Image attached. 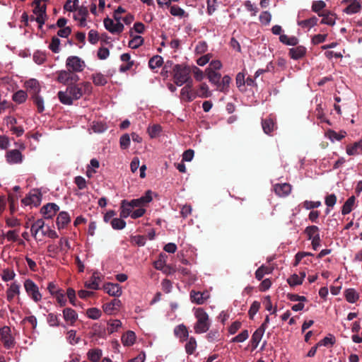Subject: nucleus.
Masks as SVG:
<instances>
[{"label": "nucleus", "mask_w": 362, "mask_h": 362, "mask_svg": "<svg viewBox=\"0 0 362 362\" xmlns=\"http://www.w3.org/2000/svg\"><path fill=\"white\" fill-rule=\"evenodd\" d=\"M124 218H114L111 220L110 224L113 229L115 230H122L125 228L126 222L123 220Z\"/></svg>", "instance_id": "47"}, {"label": "nucleus", "mask_w": 362, "mask_h": 362, "mask_svg": "<svg viewBox=\"0 0 362 362\" xmlns=\"http://www.w3.org/2000/svg\"><path fill=\"white\" fill-rule=\"evenodd\" d=\"M6 161L10 164L21 163L23 160V156L20 151L13 149L8 151L6 155Z\"/></svg>", "instance_id": "15"}, {"label": "nucleus", "mask_w": 362, "mask_h": 362, "mask_svg": "<svg viewBox=\"0 0 362 362\" xmlns=\"http://www.w3.org/2000/svg\"><path fill=\"white\" fill-rule=\"evenodd\" d=\"M121 340L124 346H132L136 341V334L133 331H127L122 335Z\"/></svg>", "instance_id": "28"}, {"label": "nucleus", "mask_w": 362, "mask_h": 362, "mask_svg": "<svg viewBox=\"0 0 362 362\" xmlns=\"http://www.w3.org/2000/svg\"><path fill=\"white\" fill-rule=\"evenodd\" d=\"M28 95L24 90H18L13 95V100L17 103H23L26 100Z\"/></svg>", "instance_id": "50"}, {"label": "nucleus", "mask_w": 362, "mask_h": 362, "mask_svg": "<svg viewBox=\"0 0 362 362\" xmlns=\"http://www.w3.org/2000/svg\"><path fill=\"white\" fill-rule=\"evenodd\" d=\"M306 53V48L303 46H298L289 49V55L293 59L302 58Z\"/></svg>", "instance_id": "26"}, {"label": "nucleus", "mask_w": 362, "mask_h": 362, "mask_svg": "<svg viewBox=\"0 0 362 362\" xmlns=\"http://www.w3.org/2000/svg\"><path fill=\"white\" fill-rule=\"evenodd\" d=\"M47 322L51 327H58L59 325V320L58 315L52 313L47 315Z\"/></svg>", "instance_id": "56"}, {"label": "nucleus", "mask_w": 362, "mask_h": 362, "mask_svg": "<svg viewBox=\"0 0 362 362\" xmlns=\"http://www.w3.org/2000/svg\"><path fill=\"white\" fill-rule=\"evenodd\" d=\"M194 315L197 322L194 325L196 334L206 333L211 327V321L208 313L202 308H194Z\"/></svg>", "instance_id": "2"}, {"label": "nucleus", "mask_w": 362, "mask_h": 362, "mask_svg": "<svg viewBox=\"0 0 362 362\" xmlns=\"http://www.w3.org/2000/svg\"><path fill=\"white\" fill-rule=\"evenodd\" d=\"M344 295L346 301L350 303H356L359 298V293L352 288L346 289Z\"/></svg>", "instance_id": "27"}, {"label": "nucleus", "mask_w": 362, "mask_h": 362, "mask_svg": "<svg viewBox=\"0 0 362 362\" xmlns=\"http://www.w3.org/2000/svg\"><path fill=\"white\" fill-rule=\"evenodd\" d=\"M91 79L93 80V83L97 86H105L107 83V76L100 72L93 74Z\"/></svg>", "instance_id": "30"}, {"label": "nucleus", "mask_w": 362, "mask_h": 362, "mask_svg": "<svg viewBox=\"0 0 362 362\" xmlns=\"http://www.w3.org/2000/svg\"><path fill=\"white\" fill-rule=\"evenodd\" d=\"M104 290L110 296L119 297L122 293V287L118 284L107 283L104 285Z\"/></svg>", "instance_id": "16"}, {"label": "nucleus", "mask_w": 362, "mask_h": 362, "mask_svg": "<svg viewBox=\"0 0 362 362\" xmlns=\"http://www.w3.org/2000/svg\"><path fill=\"white\" fill-rule=\"evenodd\" d=\"M66 66L69 70L74 72H81L86 66L83 60L77 56H71L66 59Z\"/></svg>", "instance_id": "8"}, {"label": "nucleus", "mask_w": 362, "mask_h": 362, "mask_svg": "<svg viewBox=\"0 0 362 362\" xmlns=\"http://www.w3.org/2000/svg\"><path fill=\"white\" fill-rule=\"evenodd\" d=\"M231 82V78L228 75H225L216 84V88L218 91L227 93L229 91V86Z\"/></svg>", "instance_id": "22"}, {"label": "nucleus", "mask_w": 362, "mask_h": 362, "mask_svg": "<svg viewBox=\"0 0 362 362\" xmlns=\"http://www.w3.org/2000/svg\"><path fill=\"white\" fill-rule=\"evenodd\" d=\"M196 96L202 98H207L211 96V92L209 90L208 85L205 83H202L197 91Z\"/></svg>", "instance_id": "32"}, {"label": "nucleus", "mask_w": 362, "mask_h": 362, "mask_svg": "<svg viewBox=\"0 0 362 362\" xmlns=\"http://www.w3.org/2000/svg\"><path fill=\"white\" fill-rule=\"evenodd\" d=\"M272 272V269L268 267L262 265L255 272V278L260 281L263 279L265 274H269Z\"/></svg>", "instance_id": "44"}, {"label": "nucleus", "mask_w": 362, "mask_h": 362, "mask_svg": "<svg viewBox=\"0 0 362 362\" xmlns=\"http://www.w3.org/2000/svg\"><path fill=\"white\" fill-rule=\"evenodd\" d=\"M79 80L78 76L70 70H61L57 72V81L64 85L76 83Z\"/></svg>", "instance_id": "9"}, {"label": "nucleus", "mask_w": 362, "mask_h": 362, "mask_svg": "<svg viewBox=\"0 0 362 362\" xmlns=\"http://www.w3.org/2000/svg\"><path fill=\"white\" fill-rule=\"evenodd\" d=\"M320 16L322 17V19L321 21V23L326 24L329 25H333L335 23L336 18L334 14L332 13H327V14H320L319 13Z\"/></svg>", "instance_id": "49"}, {"label": "nucleus", "mask_w": 362, "mask_h": 362, "mask_svg": "<svg viewBox=\"0 0 362 362\" xmlns=\"http://www.w3.org/2000/svg\"><path fill=\"white\" fill-rule=\"evenodd\" d=\"M31 232L34 237H36L37 234L41 232L43 235L47 236L49 238L54 239L58 238V235L55 230L51 229L49 226L45 228V221L41 218L37 219L33 223L31 226Z\"/></svg>", "instance_id": "4"}, {"label": "nucleus", "mask_w": 362, "mask_h": 362, "mask_svg": "<svg viewBox=\"0 0 362 362\" xmlns=\"http://www.w3.org/2000/svg\"><path fill=\"white\" fill-rule=\"evenodd\" d=\"M0 341L5 348L9 349L15 346V339L11 334V329L8 326L0 328Z\"/></svg>", "instance_id": "7"}, {"label": "nucleus", "mask_w": 362, "mask_h": 362, "mask_svg": "<svg viewBox=\"0 0 362 362\" xmlns=\"http://www.w3.org/2000/svg\"><path fill=\"white\" fill-rule=\"evenodd\" d=\"M170 13L172 16L182 18L185 16V11L178 6L174 5L170 7Z\"/></svg>", "instance_id": "60"}, {"label": "nucleus", "mask_w": 362, "mask_h": 362, "mask_svg": "<svg viewBox=\"0 0 362 362\" xmlns=\"http://www.w3.org/2000/svg\"><path fill=\"white\" fill-rule=\"evenodd\" d=\"M355 203L354 196L350 197L344 204L341 209V214L343 215L349 214L353 209Z\"/></svg>", "instance_id": "37"}, {"label": "nucleus", "mask_w": 362, "mask_h": 362, "mask_svg": "<svg viewBox=\"0 0 362 362\" xmlns=\"http://www.w3.org/2000/svg\"><path fill=\"white\" fill-rule=\"evenodd\" d=\"M279 40L281 43L290 46H295L298 43V40L296 37L288 36L285 34L279 36Z\"/></svg>", "instance_id": "36"}, {"label": "nucleus", "mask_w": 362, "mask_h": 362, "mask_svg": "<svg viewBox=\"0 0 362 362\" xmlns=\"http://www.w3.org/2000/svg\"><path fill=\"white\" fill-rule=\"evenodd\" d=\"M197 341L194 337H191L185 344V350L188 354H192L197 349Z\"/></svg>", "instance_id": "48"}, {"label": "nucleus", "mask_w": 362, "mask_h": 362, "mask_svg": "<svg viewBox=\"0 0 362 362\" xmlns=\"http://www.w3.org/2000/svg\"><path fill=\"white\" fill-rule=\"evenodd\" d=\"M98 280L99 278L93 275L89 281H86L85 286L90 289L97 290L99 287Z\"/></svg>", "instance_id": "54"}, {"label": "nucleus", "mask_w": 362, "mask_h": 362, "mask_svg": "<svg viewBox=\"0 0 362 362\" xmlns=\"http://www.w3.org/2000/svg\"><path fill=\"white\" fill-rule=\"evenodd\" d=\"M174 333L181 341H185L188 339V330L183 324L176 326L174 329Z\"/></svg>", "instance_id": "29"}, {"label": "nucleus", "mask_w": 362, "mask_h": 362, "mask_svg": "<svg viewBox=\"0 0 362 362\" xmlns=\"http://www.w3.org/2000/svg\"><path fill=\"white\" fill-rule=\"evenodd\" d=\"M208 341L215 342L219 340L220 334L216 329H211L206 336Z\"/></svg>", "instance_id": "62"}, {"label": "nucleus", "mask_w": 362, "mask_h": 362, "mask_svg": "<svg viewBox=\"0 0 362 362\" xmlns=\"http://www.w3.org/2000/svg\"><path fill=\"white\" fill-rule=\"evenodd\" d=\"M74 183L76 185L77 187L82 190L87 187V182L84 177L82 176H76L74 178Z\"/></svg>", "instance_id": "64"}, {"label": "nucleus", "mask_w": 362, "mask_h": 362, "mask_svg": "<svg viewBox=\"0 0 362 362\" xmlns=\"http://www.w3.org/2000/svg\"><path fill=\"white\" fill-rule=\"evenodd\" d=\"M190 66L185 64H175L173 68V78L175 85L182 86L192 83Z\"/></svg>", "instance_id": "3"}, {"label": "nucleus", "mask_w": 362, "mask_h": 362, "mask_svg": "<svg viewBox=\"0 0 362 362\" xmlns=\"http://www.w3.org/2000/svg\"><path fill=\"white\" fill-rule=\"evenodd\" d=\"M305 233L308 235L309 240H311V239H313V238H315L320 236L319 228L316 226H308L305 230Z\"/></svg>", "instance_id": "46"}, {"label": "nucleus", "mask_w": 362, "mask_h": 362, "mask_svg": "<svg viewBox=\"0 0 362 362\" xmlns=\"http://www.w3.org/2000/svg\"><path fill=\"white\" fill-rule=\"evenodd\" d=\"M6 293V300L8 302H12L15 298H17L19 300V296L21 294V284L17 281H13L11 284L8 285Z\"/></svg>", "instance_id": "11"}, {"label": "nucleus", "mask_w": 362, "mask_h": 362, "mask_svg": "<svg viewBox=\"0 0 362 362\" xmlns=\"http://www.w3.org/2000/svg\"><path fill=\"white\" fill-rule=\"evenodd\" d=\"M264 332V325H261V326L253 333L251 341L254 349H256L258 346Z\"/></svg>", "instance_id": "21"}, {"label": "nucleus", "mask_w": 362, "mask_h": 362, "mask_svg": "<svg viewBox=\"0 0 362 362\" xmlns=\"http://www.w3.org/2000/svg\"><path fill=\"white\" fill-rule=\"evenodd\" d=\"M346 152L349 156L362 154V139L355 142L353 145L348 146Z\"/></svg>", "instance_id": "24"}, {"label": "nucleus", "mask_w": 362, "mask_h": 362, "mask_svg": "<svg viewBox=\"0 0 362 362\" xmlns=\"http://www.w3.org/2000/svg\"><path fill=\"white\" fill-rule=\"evenodd\" d=\"M34 5L33 13L35 15V20L39 24V27L42 28L47 18L46 5L41 0H35Z\"/></svg>", "instance_id": "6"}, {"label": "nucleus", "mask_w": 362, "mask_h": 362, "mask_svg": "<svg viewBox=\"0 0 362 362\" xmlns=\"http://www.w3.org/2000/svg\"><path fill=\"white\" fill-rule=\"evenodd\" d=\"M263 131L267 134H270L275 128V124L272 119H265L262 121Z\"/></svg>", "instance_id": "38"}, {"label": "nucleus", "mask_w": 362, "mask_h": 362, "mask_svg": "<svg viewBox=\"0 0 362 362\" xmlns=\"http://www.w3.org/2000/svg\"><path fill=\"white\" fill-rule=\"evenodd\" d=\"M67 340L71 345L78 344L80 341V338L76 337V332L71 329L67 332Z\"/></svg>", "instance_id": "59"}, {"label": "nucleus", "mask_w": 362, "mask_h": 362, "mask_svg": "<svg viewBox=\"0 0 362 362\" xmlns=\"http://www.w3.org/2000/svg\"><path fill=\"white\" fill-rule=\"evenodd\" d=\"M92 85L90 82H82L69 85L65 90L58 92L59 101L66 105H71L74 100L80 99L85 95H90L92 92Z\"/></svg>", "instance_id": "1"}, {"label": "nucleus", "mask_w": 362, "mask_h": 362, "mask_svg": "<svg viewBox=\"0 0 362 362\" xmlns=\"http://www.w3.org/2000/svg\"><path fill=\"white\" fill-rule=\"evenodd\" d=\"M49 48L54 53H59L60 51V40L58 37L54 36L52 38V41L49 45Z\"/></svg>", "instance_id": "51"}, {"label": "nucleus", "mask_w": 362, "mask_h": 362, "mask_svg": "<svg viewBox=\"0 0 362 362\" xmlns=\"http://www.w3.org/2000/svg\"><path fill=\"white\" fill-rule=\"evenodd\" d=\"M16 276L15 272L9 268H6L2 270V272L1 274V279L4 282H7L11 280H13Z\"/></svg>", "instance_id": "42"}, {"label": "nucleus", "mask_w": 362, "mask_h": 362, "mask_svg": "<svg viewBox=\"0 0 362 362\" xmlns=\"http://www.w3.org/2000/svg\"><path fill=\"white\" fill-rule=\"evenodd\" d=\"M104 26L112 34H119L124 30V25L122 23H116L113 19L106 18L104 19Z\"/></svg>", "instance_id": "10"}, {"label": "nucleus", "mask_w": 362, "mask_h": 362, "mask_svg": "<svg viewBox=\"0 0 362 362\" xmlns=\"http://www.w3.org/2000/svg\"><path fill=\"white\" fill-rule=\"evenodd\" d=\"M335 343V337L333 335L329 334L327 337H324L322 340H320L317 346H332Z\"/></svg>", "instance_id": "57"}, {"label": "nucleus", "mask_w": 362, "mask_h": 362, "mask_svg": "<svg viewBox=\"0 0 362 362\" xmlns=\"http://www.w3.org/2000/svg\"><path fill=\"white\" fill-rule=\"evenodd\" d=\"M287 282L291 286H296L300 285L303 284L302 281L300 279L299 275L296 274L291 275L287 279Z\"/></svg>", "instance_id": "63"}, {"label": "nucleus", "mask_w": 362, "mask_h": 362, "mask_svg": "<svg viewBox=\"0 0 362 362\" xmlns=\"http://www.w3.org/2000/svg\"><path fill=\"white\" fill-rule=\"evenodd\" d=\"M59 210V207L55 203H48L43 206L40 210L43 217L46 219L52 218Z\"/></svg>", "instance_id": "13"}, {"label": "nucleus", "mask_w": 362, "mask_h": 362, "mask_svg": "<svg viewBox=\"0 0 362 362\" xmlns=\"http://www.w3.org/2000/svg\"><path fill=\"white\" fill-rule=\"evenodd\" d=\"M291 185L288 183L276 184L274 185L275 193L279 197H286L291 192Z\"/></svg>", "instance_id": "17"}, {"label": "nucleus", "mask_w": 362, "mask_h": 362, "mask_svg": "<svg viewBox=\"0 0 362 362\" xmlns=\"http://www.w3.org/2000/svg\"><path fill=\"white\" fill-rule=\"evenodd\" d=\"M163 63V57L160 55H155L148 61V66L151 69L160 67Z\"/></svg>", "instance_id": "41"}, {"label": "nucleus", "mask_w": 362, "mask_h": 362, "mask_svg": "<svg viewBox=\"0 0 362 362\" xmlns=\"http://www.w3.org/2000/svg\"><path fill=\"white\" fill-rule=\"evenodd\" d=\"M22 202L25 205L33 204L34 206H37L40 203V196L36 194H29L22 199Z\"/></svg>", "instance_id": "35"}, {"label": "nucleus", "mask_w": 362, "mask_h": 362, "mask_svg": "<svg viewBox=\"0 0 362 362\" xmlns=\"http://www.w3.org/2000/svg\"><path fill=\"white\" fill-rule=\"evenodd\" d=\"M63 317L69 325H73L78 319V314L72 308H65L63 310Z\"/></svg>", "instance_id": "19"}, {"label": "nucleus", "mask_w": 362, "mask_h": 362, "mask_svg": "<svg viewBox=\"0 0 362 362\" xmlns=\"http://www.w3.org/2000/svg\"><path fill=\"white\" fill-rule=\"evenodd\" d=\"M24 288L28 295L35 303H38L42 300V294L39 291L37 285L31 279H25L23 284Z\"/></svg>", "instance_id": "5"}, {"label": "nucleus", "mask_w": 362, "mask_h": 362, "mask_svg": "<svg viewBox=\"0 0 362 362\" xmlns=\"http://www.w3.org/2000/svg\"><path fill=\"white\" fill-rule=\"evenodd\" d=\"M205 73L209 82L215 86L218 83L221 78V74L216 71L206 69Z\"/></svg>", "instance_id": "31"}, {"label": "nucleus", "mask_w": 362, "mask_h": 362, "mask_svg": "<svg viewBox=\"0 0 362 362\" xmlns=\"http://www.w3.org/2000/svg\"><path fill=\"white\" fill-rule=\"evenodd\" d=\"M121 305V300L117 298H114L112 301L107 303L103 305V310L106 314L113 315L119 311Z\"/></svg>", "instance_id": "14"}, {"label": "nucleus", "mask_w": 362, "mask_h": 362, "mask_svg": "<svg viewBox=\"0 0 362 362\" xmlns=\"http://www.w3.org/2000/svg\"><path fill=\"white\" fill-rule=\"evenodd\" d=\"M144 42V39L140 35H136L129 42V47L132 49H136Z\"/></svg>", "instance_id": "52"}, {"label": "nucleus", "mask_w": 362, "mask_h": 362, "mask_svg": "<svg viewBox=\"0 0 362 362\" xmlns=\"http://www.w3.org/2000/svg\"><path fill=\"white\" fill-rule=\"evenodd\" d=\"M122 322L119 320H110L107 322V332L110 334L117 332L118 329L122 327Z\"/></svg>", "instance_id": "39"}, {"label": "nucleus", "mask_w": 362, "mask_h": 362, "mask_svg": "<svg viewBox=\"0 0 362 362\" xmlns=\"http://www.w3.org/2000/svg\"><path fill=\"white\" fill-rule=\"evenodd\" d=\"M259 19L262 24L267 25L272 21V14L267 11H262L259 15Z\"/></svg>", "instance_id": "58"}, {"label": "nucleus", "mask_w": 362, "mask_h": 362, "mask_svg": "<svg viewBox=\"0 0 362 362\" xmlns=\"http://www.w3.org/2000/svg\"><path fill=\"white\" fill-rule=\"evenodd\" d=\"M133 212V208L129 204V201L122 200L120 206V214L119 216L122 218H127L132 216Z\"/></svg>", "instance_id": "25"}, {"label": "nucleus", "mask_w": 362, "mask_h": 362, "mask_svg": "<svg viewBox=\"0 0 362 362\" xmlns=\"http://www.w3.org/2000/svg\"><path fill=\"white\" fill-rule=\"evenodd\" d=\"M192 83H187L180 90V99L185 102H191L197 98L196 93L192 91Z\"/></svg>", "instance_id": "12"}, {"label": "nucleus", "mask_w": 362, "mask_h": 362, "mask_svg": "<svg viewBox=\"0 0 362 362\" xmlns=\"http://www.w3.org/2000/svg\"><path fill=\"white\" fill-rule=\"evenodd\" d=\"M360 8V4L354 1L344 9V12L347 14H354L358 12Z\"/></svg>", "instance_id": "55"}, {"label": "nucleus", "mask_w": 362, "mask_h": 362, "mask_svg": "<svg viewBox=\"0 0 362 362\" xmlns=\"http://www.w3.org/2000/svg\"><path fill=\"white\" fill-rule=\"evenodd\" d=\"M121 60L122 62H128L127 65L125 66H122L120 67V70L122 71H125L127 70H129L132 66H133V62L130 61L131 56L128 53L122 54L120 57Z\"/></svg>", "instance_id": "53"}, {"label": "nucleus", "mask_w": 362, "mask_h": 362, "mask_svg": "<svg viewBox=\"0 0 362 362\" xmlns=\"http://www.w3.org/2000/svg\"><path fill=\"white\" fill-rule=\"evenodd\" d=\"M317 21H318L317 18L315 16H313L308 19L299 21L298 23V24L303 28L310 29L311 28L314 27L317 24Z\"/></svg>", "instance_id": "43"}, {"label": "nucleus", "mask_w": 362, "mask_h": 362, "mask_svg": "<svg viewBox=\"0 0 362 362\" xmlns=\"http://www.w3.org/2000/svg\"><path fill=\"white\" fill-rule=\"evenodd\" d=\"M321 204H321L320 201L313 202V201L305 200L303 203V207L306 210H311V209H313L318 208V207H320L321 206Z\"/></svg>", "instance_id": "61"}, {"label": "nucleus", "mask_w": 362, "mask_h": 362, "mask_svg": "<svg viewBox=\"0 0 362 362\" xmlns=\"http://www.w3.org/2000/svg\"><path fill=\"white\" fill-rule=\"evenodd\" d=\"M103 351L100 349H92L87 353L88 358L92 362H98L101 358Z\"/></svg>", "instance_id": "33"}, {"label": "nucleus", "mask_w": 362, "mask_h": 362, "mask_svg": "<svg viewBox=\"0 0 362 362\" xmlns=\"http://www.w3.org/2000/svg\"><path fill=\"white\" fill-rule=\"evenodd\" d=\"M31 98L34 104L37 106L38 112L41 113L45 110V102L43 98L38 94L32 95Z\"/></svg>", "instance_id": "40"}, {"label": "nucleus", "mask_w": 362, "mask_h": 362, "mask_svg": "<svg viewBox=\"0 0 362 362\" xmlns=\"http://www.w3.org/2000/svg\"><path fill=\"white\" fill-rule=\"evenodd\" d=\"M189 298L191 302L197 305H203L205 303V301L200 291L192 290L189 293Z\"/></svg>", "instance_id": "34"}, {"label": "nucleus", "mask_w": 362, "mask_h": 362, "mask_svg": "<svg viewBox=\"0 0 362 362\" xmlns=\"http://www.w3.org/2000/svg\"><path fill=\"white\" fill-rule=\"evenodd\" d=\"M153 192L151 190H147L144 196L138 198L140 203V207L144 208L146 204L150 203L153 200Z\"/></svg>", "instance_id": "45"}, {"label": "nucleus", "mask_w": 362, "mask_h": 362, "mask_svg": "<svg viewBox=\"0 0 362 362\" xmlns=\"http://www.w3.org/2000/svg\"><path fill=\"white\" fill-rule=\"evenodd\" d=\"M25 87L32 95L38 94L40 92L41 87L39 81L35 78H30L25 82Z\"/></svg>", "instance_id": "23"}, {"label": "nucleus", "mask_w": 362, "mask_h": 362, "mask_svg": "<svg viewBox=\"0 0 362 362\" xmlns=\"http://www.w3.org/2000/svg\"><path fill=\"white\" fill-rule=\"evenodd\" d=\"M88 11L86 7H80L74 14V19L79 21L80 25L82 27L86 25V17Z\"/></svg>", "instance_id": "20"}, {"label": "nucleus", "mask_w": 362, "mask_h": 362, "mask_svg": "<svg viewBox=\"0 0 362 362\" xmlns=\"http://www.w3.org/2000/svg\"><path fill=\"white\" fill-rule=\"evenodd\" d=\"M71 222V216L66 211H61L57 217L58 229L64 228Z\"/></svg>", "instance_id": "18"}]
</instances>
